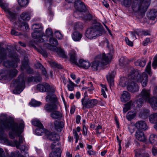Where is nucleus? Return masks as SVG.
Masks as SVG:
<instances>
[{
	"label": "nucleus",
	"instance_id": "1",
	"mask_svg": "<svg viewBox=\"0 0 157 157\" xmlns=\"http://www.w3.org/2000/svg\"><path fill=\"white\" fill-rule=\"evenodd\" d=\"M24 124L22 121L19 124V127L17 123H13L8 120L6 115L1 114L0 115V139L4 142H8L7 138L4 136L3 130L5 129H10L9 136L11 139H14L16 136H19L23 131Z\"/></svg>",
	"mask_w": 157,
	"mask_h": 157
},
{
	"label": "nucleus",
	"instance_id": "2",
	"mask_svg": "<svg viewBox=\"0 0 157 157\" xmlns=\"http://www.w3.org/2000/svg\"><path fill=\"white\" fill-rule=\"evenodd\" d=\"M133 77L134 81H137L141 82L143 87L146 86L148 82V76L145 72L141 75L139 74V72L138 70L132 69L128 74V78L124 77H121L120 79L119 85L122 87L127 86L129 84Z\"/></svg>",
	"mask_w": 157,
	"mask_h": 157
},
{
	"label": "nucleus",
	"instance_id": "3",
	"mask_svg": "<svg viewBox=\"0 0 157 157\" xmlns=\"http://www.w3.org/2000/svg\"><path fill=\"white\" fill-rule=\"evenodd\" d=\"M150 90L145 89H143L140 94L139 98L136 101L137 106L140 107L142 106L144 101L149 103L152 108L155 110L157 109V98L153 97H151Z\"/></svg>",
	"mask_w": 157,
	"mask_h": 157
},
{
	"label": "nucleus",
	"instance_id": "4",
	"mask_svg": "<svg viewBox=\"0 0 157 157\" xmlns=\"http://www.w3.org/2000/svg\"><path fill=\"white\" fill-rule=\"evenodd\" d=\"M112 58V54L109 53L106 55L105 53L97 56L95 60L90 64L93 71L98 70L102 65H105L110 62Z\"/></svg>",
	"mask_w": 157,
	"mask_h": 157
},
{
	"label": "nucleus",
	"instance_id": "5",
	"mask_svg": "<svg viewBox=\"0 0 157 157\" xmlns=\"http://www.w3.org/2000/svg\"><path fill=\"white\" fill-rule=\"evenodd\" d=\"M150 0H133L132 4V10L140 13H144L147 11Z\"/></svg>",
	"mask_w": 157,
	"mask_h": 157
},
{
	"label": "nucleus",
	"instance_id": "6",
	"mask_svg": "<svg viewBox=\"0 0 157 157\" xmlns=\"http://www.w3.org/2000/svg\"><path fill=\"white\" fill-rule=\"evenodd\" d=\"M103 31V27L101 25H94L93 27L88 28L85 33V36L90 40L96 39L101 36Z\"/></svg>",
	"mask_w": 157,
	"mask_h": 157
},
{
	"label": "nucleus",
	"instance_id": "7",
	"mask_svg": "<svg viewBox=\"0 0 157 157\" xmlns=\"http://www.w3.org/2000/svg\"><path fill=\"white\" fill-rule=\"evenodd\" d=\"M15 89L13 92L15 94H20L25 88V79L23 75H20L18 79L13 82Z\"/></svg>",
	"mask_w": 157,
	"mask_h": 157
},
{
	"label": "nucleus",
	"instance_id": "8",
	"mask_svg": "<svg viewBox=\"0 0 157 157\" xmlns=\"http://www.w3.org/2000/svg\"><path fill=\"white\" fill-rule=\"evenodd\" d=\"M32 29L34 32L32 33V35L33 38L34 39H39V42H42L44 41L43 38V33L42 32V28L41 25L35 24L32 25Z\"/></svg>",
	"mask_w": 157,
	"mask_h": 157
},
{
	"label": "nucleus",
	"instance_id": "9",
	"mask_svg": "<svg viewBox=\"0 0 157 157\" xmlns=\"http://www.w3.org/2000/svg\"><path fill=\"white\" fill-rule=\"evenodd\" d=\"M46 134L47 138L49 140L53 141V143H52L51 145V148L52 149H54L55 147L59 146L58 140L59 138V135L55 132H50L49 131H47Z\"/></svg>",
	"mask_w": 157,
	"mask_h": 157
},
{
	"label": "nucleus",
	"instance_id": "10",
	"mask_svg": "<svg viewBox=\"0 0 157 157\" xmlns=\"http://www.w3.org/2000/svg\"><path fill=\"white\" fill-rule=\"evenodd\" d=\"M81 103L83 109L90 108L96 106L98 104V101L96 99H90L84 97L82 99Z\"/></svg>",
	"mask_w": 157,
	"mask_h": 157
},
{
	"label": "nucleus",
	"instance_id": "11",
	"mask_svg": "<svg viewBox=\"0 0 157 157\" xmlns=\"http://www.w3.org/2000/svg\"><path fill=\"white\" fill-rule=\"evenodd\" d=\"M3 0H0V6L4 9L7 15L10 19V20H11L15 19L16 14L14 12L12 11L10 9L8 8L7 4L3 3Z\"/></svg>",
	"mask_w": 157,
	"mask_h": 157
},
{
	"label": "nucleus",
	"instance_id": "12",
	"mask_svg": "<svg viewBox=\"0 0 157 157\" xmlns=\"http://www.w3.org/2000/svg\"><path fill=\"white\" fill-rule=\"evenodd\" d=\"M23 139L22 137H20L19 141L15 140L13 142V146H15L17 149H19L21 153L24 155L27 154V151L28 150L27 147L25 146H21L20 145L23 143Z\"/></svg>",
	"mask_w": 157,
	"mask_h": 157
},
{
	"label": "nucleus",
	"instance_id": "13",
	"mask_svg": "<svg viewBox=\"0 0 157 157\" xmlns=\"http://www.w3.org/2000/svg\"><path fill=\"white\" fill-rule=\"evenodd\" d=\"M74 6L78 11L75 13V14H81V12L83 11L85 9V6L83 3L80 0H76L75 2Z\"/></svg>",
	"mask_w": 157,
	"mask_h": 157
},
{
	"label": "nucleus",
	"instance_id": "14",
	"mask_svg": "<svg viewBox=\"0 0 157 157\" xmlns=\"http://www.w3.org/2000/svg\"><path fill=\"white\" fill-rule=\"evenodd\" d=\"M17 72L18 71L17 70L15 69H13L8 73L6 71L5 73H6V75H3L2 72L0 73V76L2 77V79L9 81L14 76H16Z\"/></svg>",
	"mask_w": 157,
	"mask_h": 157
},
{
	"label": "nucleus",
	"instance_id": "15",
	"mask_svg": "<svg viewBox=\"0 0 157 157\" xmlns=\"http://www.w3.org/2000/svg\"><path fill=\"white\" fill-rule=\"evenodd\" d=\"M133 80V77L132 78V80L131 81L129 84H128L127 86V89L130 91L134 93L137 92L139 90V87L136 84L134 83V82H137V81H134ZM138 82V81H137ZM141 83L140 82H139Z\"/></svg>",
	"mask_w": 157,
	"mask_h": 157
},
{
	"label": "nucleus",
	"instance_id": "16",
	"mask_svg": "<svg viewBox=\"0 0 157 157\" xmlns=\"http://www.w3.org/2000/svg\"><path fill=\"white\" fill-rule=\"evenodd\" d=\"M12 57L14 59V61L15 62L14 64H11V63L8 61H6L4 62L3 63V66L7 67H17V62L19 61V59L18 58V56L17 55L14 54Z\"/></svg>",
	"mask_w": 157,
	"mask_h": 157
},
{
	"label": "nucleus",
	"instance_id": "17",
	"mask_svg": "<svg viewBox=\"0 0 157 157\" xmlns=\"http://www.w3.org/2000/svg\"><path fill=\"white\" fill-rule=\"evenodd\" d=\"M50 88V86L47 83H44L43 84H38L37 86V90L42 92L50 91L51 90Z\"/></svg>",
	"mask_w": 157,
	"mask_h": 157
},
{
	"label": "nucleus",
	"instance_id": "18",
	"mask_svg": "<svg viewBox=\"0 0 157 157\" xmlns=\"http://www.w3.org/2000/svg\"><path fill=\"white\" fill-rule=\"evenodd\" d=\"M135 137L136 139L140 141L145 142L147 140L143 132L139 130L136 132Z\"/></svg>",
	"mask_w": 157,
	"mask_h": 157
},
{
	"label": "nucleus",
	"instance_id": "19",
	"mask_svg": "<svg viewBox=\"0 0 157 157\" xmlns=\"http://www.w3.org/2000/svg\"><path fill=\"white\" fill-rule=\"evenodd\" d=\"M135 126L138 129L146 130L148 128L146 123L143 121H140L137 122L135 124Z\"/></svg>",
	"mask_w": 157,
	"mask_h": 157
},
{
	"label": "nucleus",
	"instance_id": "20",
	"mask_svg": "<svg viewBox=\"0 0 157 157\" xmlns=\"http://www.w3.org/2000/svg\"><path fill=\"white\" fill-rule=\"evenodd\" d=\"M53 149V151L50 153L49 157H60L61 151L59 146Z\"/></svg>",
	"mask_w": 157,
	"mask_h": 157
},
{
	"label": "nucleus",
	"instance_id": "21",
	"mask_svg": "<svg viewBox=\"0 0 157 157\" xmlns=\"http://www.w3.org/2000/svg\"><path fill=\"white\" fill-rule=\"evenodd\" d=\"M130 98V94L126 91H124L121 95L120 99L121 101L125 103L129 100Z\"/></svg>",
	"mask_w": 157,
	"mask_h": 157
},
{
	"label": "nucleus",
	"instance_id": "22",
	"mask_svg": "<svg viewBox=\"0 0 157 157\" xmlns=\"http://www.w3.org/2000/svg\"><path fill=\"white\" fill-rule=\"evenodd\" d=\"M82 36V34L81 33L75 31L73 33L71 36L72 39L75 42L80 41Z\"/></svg>",
	"mask_w": 157,
	"mask_h": 157
},
{
	"label": "nucleus",
	"instance_id": "23",
	"mask_svg": "<svg viewBox=\"0 0 157 157\" xmlns=\"http://www.w3.org/2000/svg\"><path fill=\"white\" fill-rule=\"evenodd\" d=\"M53 48H50V50L56 52L60 56L64 58L66 57V55L65 52L61 48H58L56 47L52 46Z\"/></svg>",
	"mask_w": 157,
	"mask_h": 157
},
{
	"label": "nucleus",
	"instance_id": "24",
	"mask_svg": "<svg viewBox=\"0 0 157 157\" xmlns=\"http://www.w3.org/2000/svg\"><path fill=\"white\" fill-rule=\"evenodd\" d=\"M44 109L48 112H52L54 110H55L57 109V106L55 104H53L52 105L48 104L45 105Z\"/></svg>",
	"mask_w": 157,
	"mask_h": 157
},
{
	"label": "nucleus",
	"instance_id": "25",
	"mask_svg": "<svg viewBox=\"0 0 157 157\" xmlns=\"http://www.w3.org/2000/svg\"><path fill=\"white\" fill-rule=\"evenodd\" d=\"M78 65L84 69H87L90 67V64L88 61L80 59L79 61Z\"/></svg>",
	"mask_w": 157,
	"mask_h": 157
},
{
	"label": "nucleus",
	"instance_id": "26",
	"mask_svg": "<svg viewBox=\"0 0 157 157\" xmlns=\"http://www.w3.org/2000/svg\"><path fill=\"white\" fill-rule=\"evenodd\" d=\"M31 16L30 12H24L21 14L19 20H20L21 19L23 21H28L30 19Z\"/></svg>",
	"mask_w": 157,
	"mask_h": 157
},
{
	"label": "nucleus",
	"instance_id": "27",
	"mask_svg": "<svg viewBox=\"0 0 157 157\" xmlns=\"http://www.w3.org/2000/svg\"><path fill=\"white\" fill-rule=\"evenodd\" d=\"M150 121L153 123H155L154 128L157 130V113H154L150 116Z\"/></svg>",
	"mask_w": 157,
	"mask_h": 157
},
{
	"label": "nucleus",
	"instance_id": "28",
	"mask_svg": "<svg viewBox=\"0 0 157 157\" xmlns=\"http://www.w3.org/2000/svg\"><path fill=\"white\" fill-rule=\"evenodd\" d=\"M14 26L16 28L19 29L24 27L25 29H28L29 28L28 24L26 22H21V21L17 23H15Z\"/></svg>",
	"mask_w": 157,
	"mask_h": 157
},
{
	"label": "nucleus",
	"instance_id": "29",
	"mask_svg": "<svg viewBox=\"0 0 157 157\" xmlns=\"http://www.w3.org/2000/svg\"><path fill=\"white\" fill-rule=\"evenodd\" d=\"M115 73L113 71L112 73H109L107 76V81L109 84L110 86H113V78H114Z\"/></svg>",
	"mask_w": 157,
	"mask_h": 157
},
{
	"label": "nucleus",
	"instance_id": "30",
	"mask_svg": "<svg viewBox=\"0 0 157 157\" xmlns=\"http://www.w3.org/2000/svg\"><path fill=\"white\" fill-rule=\"evenodd\" d=\"M55 127V129L58 132H60L61 129L64 126V123L63 121H56L54 122Z\"/></svg>",
	"mask_w": 157,
	"mask_h": 157
},
{
	"label": "nucleus",
	"instance_id": "31",
	"mask_svg": "<svg viewBox=\"0 0 157 157\" xmlns=\"http://www.w3.org/2000/svg\"><path fill=\"white\" fill-rule=\"evenodd\" d=\"M69 55L70 57V60L72 63H77V61L75 52L73 50H71L70 52Z\"/></svg>",
	"mask_w": 157,
	"mask_h": 157
},
{
	"label": "nucleus",
	"instance_id": "32",
	"mask_svg": "<svg viewBox=\"0 0 157 157\" xmlns=\"http://www.w3.org/2000/svg\"><path fill=\"white\" fill-rule=\"evenodd\" d=\"M6 55V50L3 48L0 47V63L5 58Z\"/></svg>",
	"mask_w": 157,
	"mask_h": 157
},
{
	"label": "nucleus",
	"instance_id": "33",
	"mask_svg": "<svg viewBox=\"0 0 157 157\" xmlns=\"http://www.w3.org/2000/svg\"><path fill=\"white\" fill-rule=\"evenodd\" d=\"M49 42L50 44V45L48 44L47 47L49 49H50V48H53L52 46L56 47V46L58 44V42L57 40L53 38H50Z\"/></svg>",
	"mask_w": 157,
	"mask_h": 157
},
{
	"label": "nucleus",
	"instance_id": "34",
	"mask_svg": "<svg viewBox=\"0 0 157 157\" xmlns=\"http://www.w3.org/2000/svg\"><path fill=\"white\" fill-rule=\"evenodd\" d=\"M149 141L153 145H157V136L153 134H151L149 138Z\"/></svg>",
	"mask_w": 157,
	"mask_h": 157
},
{
	"label": "nucleus",
	"instance_id": "35",
	"mask_svg": "<svg viewBox=\"0 0 157 157\" xmlns=\"http://www.w3.org/2000/svg\"><path fill=\"white\" fill-rule=\"evenodd\" d=\"M134 105V103L131 100L127 103L124 104V107L123 109V112L124 113H126L129 110L131 106H132Z\"/></svg>",
	"mask_w": 157,
	"mask_h": 157
},
{
	"label": "nucleus",
	"instance_id": "36",
	"mask_svg": "<svg viewBox=\"0 0 157 157\" xmlns=\"http://www.w3.org/2000/svg\"><path fill=\"white\" fill-rule=\"evenodd\" d=\"M148 17L152 20H154L157 17V11L155 10H151L149 13Z\"/></svg>",
	"mask_w": 157,
	"mask_h": 157
},
{
	"label": "nucleus",
	"instance_id": "37",
	"mask_svg": "<svg viewBox=\"0 0 157 157\" xmlns=\"http://www.w3.org/2000/svg\"><path fill=\"white\" fill-rule=\"evenodd\" d=\"M51 117L53 119H59L62 117L61 113L55 110H54L51 114Z\"/></svg>",
	"mask_w": 157,
	"mask_h": 157
},
{
	"label": "nucleus",
	"instance_id": "38",
	"mask_svg": "<svg viewBox=\"0 0 157 157\" xmlns=\"http://www.w3.org/2000/svg\"><path fill=\"white\" fill-rule=\"evenodd\" d=\"M136 113L135 111L133 112H129L126 115V118L129 120H131L132 119L136 116Z\"/></svg>",
	"mask_w": 157,
	"mask_h": 157
},
{
	"label": "nucleus",
	"instance_id": "39",
	"mask_svg": "<svg viewBox=\"0 0 157 157\" xmlns=\"http://www.w3.org/2000/svg\"><path fill=\"white\" fill-rule=\"evenodd\" d=\"M56 96L53 94H49L46 97V101H55L56 100Z\"/></svg>",
	"mask_w": 157,
	"mask_h": 157
},
{
	"label": "nucleus",
	"instance_id": "40",
	"mask_svg": "<svg viewBox=\"0 0 157 157\" xmlns=\"http://www.w3.org/2000/svg\"><path fill=\"white\" fill-rule=\"evenodd\" d=\"M32 123L33 125L36 126L38 128H43V125L38 119H33L32 121Z\"/></svg>",
	"mask_w": 157,
	"mask_h": 157
},
{
	"label": "nucleus",
	"instance_id": "41",
	"mask_svg": "<svg viewBox=\"0 0 157 157\" xmlns=\"http://www.w3.org/2000/svg\"><path fill=\"white\" fill-rule=\"evenodd\" d=\"M146 61L144 59L138 60L135 63L136 66H139L141 67H144L146 64Z\"/></svg>",
	"mask_w": 157,
	"mask_h": 157
},
{
	"label": "nucleus",
	"instance_id": "42",
	"mask_svg": "<svg viewBox=\"0 0 157 157\" xmlns=\"http://www.w3.org/2000/svg\"><path fill=\"white\" fill-rule=\"evenodd\" d=\"M29 81V82H39L41 80V78L40 76L35 77H29L28 78Z\"/></svg>",
	"mask_w": 157,
	"mask_h": 157
},
{
	"label": "nucleus",
	"instance_id": "43",
	"mask_svg": "<svg viewBox=\"0 0 157 157\" xmlns=\"http://www.w3.org/2000/svg\"><path fill=\"white\" fill-rule=\"evenodd\" d=\"M29 67L28 65V60L27 59H26L25 61L24 62H23L22 63L21 69L22 70L25 69L26 70H28V69H29Z\"/></svg>",
	"mask_w": 157,
	"mask_h": 157
},
{
	"label": "nucleus",
	"instance_id": "44",
	"mask_svg": "<svg viewBox=\"0 0 157 157\" xmlns=\"http://www.w3.org/2000/svg\"><path fill=\"white\" fill-rule=\"evenodd\" d=\"M75 85V84L69 79V83L67 84L68 90L70 91H73L74 90Z\"/></svg>",
	"mask_w": 157,
	"mask_h": 157
},
{
	"label": "nucleus",
	"instance_id": "45",
	"mask_svg": "<svg viewBox=\"0 0 157 157\" xmlns=\"http://www.w3.org/2000/svg\"><path fill=\"white\" fill-rule=\"evenodd\" d=\"M18 3L21 7L26 6L28 4V0H18Z\"/></svg>",
	"mask_w": 157,
	"mask_h": 157
},
{
	"label": "nucleus",
	"instance_id": "46",
	"mask_svg": "<svg viewBox=\"0 0 157 157\" xmlns=\"http://www.w3.org/2000/svg\"><path fill=\"white\" fill-rule=\"evenodd\" d=\"M10 157H24L22 155L19 153L18 151H16L15 152L11 153Z\"/></svg>",
	"mask_w": 157,
	"mask_h": 157
},
{
	"label": "nucleus",
	"instance_id": "47",
	"mask_svg": "<svg viewBox=\"0 0 157 157\" xmlns=\"http://www.w3.org/2000/svg\"><path fill=\"white\" fill-rule=\"evenodd\" d=\"M32 106L36 107L39 106L41 104L40 102L35 100H32L30 103Z\"/></svg>",
	"mask_w": 157,
	"mask_h": 157
},
{
	"label": "nucleus",
	"instance_id": "48",
	"mask_svg": "<svg viewBox=\"0 0 157 157\" xmlns=\"http://www.w3.org/2000/svg\"><path fill=\"white\" fill-rule=\"evenodd\" d=\"M36 67L37 68H42V73L44 75H46V72L45 69L43 68L42 65L40 63H37L35 65Z\"/></svg>",
	"mask_w": 157,
	"mask_h": 157
},
{
	"label": "nucleus",
	"instance_id": "49",
	"mask_svg": "<svg viewBox=\"0 0 157 157\" xmlns=\"http://www.w3.org/2000/svg\"><path fill=\"white\" fill-rule=\"evenodd\" d=\"M136 34L138 35H140V33H139V29H137V30H136L134 32H131V36L133 39H136L135 36Z\"/></svg>",
	"mask_w": 157,
	"mask_h": 157
},
{
	"label": "nucleus",
	"instance_id": "50",
	"mask_svg": "<svg viewBox=\"0 0 157 157\" xmlns=\"http://www.w3.org/2000/svg\"><path fill=\"white\" fill-rule=\"evenodd\" d=\"M151 61H150L148 63L145 69V71L149 75H151Z\"/></svg>",
	"mask_w": 157,
	"mask_h": 157
},
{
	"label": "nucleus",
	"instance_id": "51",
	"mask_svg": "<svg viewBox=\"0 0 157 157\" xmlns=\"http://www.w3.org/2000/svg\"><path fill=\"white\" fill-rule=\"evenodd\" d=\"M43 131V128H38L35 130L36 134L38 136L42 135Z\"/></svg>",
	"mask_w": 157,
	"mask_h": 157
},
{
	"label": "nucleus",
	"instance_id": "52",
	"mask_svg": "<svg viewBox=\"0 0 157 157\" xmlns=\"http://www.w3.org/2000/svg\"><path fill=\"white\" fill-rule=\"evenodd\" d=\"M82 24L80 22H77L75 24L74 27L76 29H82Z\"/></svg>",
	"mask_w": 157,
	"mask_h": 157
},
{
	"label": "nucleus",
	"instance_id": "53",
	"mask_svg": "<svg viewBox=\"0 0 157 157\" xmlns=\"http://www.w3.org/2000/svg\"><path fill=\"white\" fill-rule=\"evenodd\" d=\"M55 34L56 37L59 40L62 39L63 36L61 33L58 31L55 32Z\"/></svg>",
	"mask_w": 157,
	"mask_h": 157
},
{
	"label": "nucleus",
	"instance_id": "54",
	"mask_svg": "<svg viewBox=\"0 0 157 157\" xmlns=\"http://www.w3.org/2000/svg\"><path fill=\"white\" fill-rule=\"evenodd\" d=\"M46 34L48 37H50L52 36L53 33L51 29L48 28L46 30Z\"/></svg>",
	"mask_w": 157,
	"mask_h": 157
},
{
	"label": "nucleus",
	"instance_id": "55",
	"mask_svg": "<svg viewBox=\"0 0 157 157\" xmlns=\"http://www.w3.org/2000/svg\"><path fill=\"white\" fill-rule=\"evenodd\" d=\"M152 67L155 69L157 67V56H155L154 58V61L152 63Z\"/></svg>",
	"mask_w": 157,
	"mask_h": 157
},
{
	"label": "nucleus",
	"instance_id": "56",
	"mask_svg": "<svg viewBox=\"0 0 157 157\" xmlns=\"http://www.w3.org/2000/svg\"><path fill=\"white\" fill-rule=\"evenodd\" d=\"M125 40L126 43L129 46H132L133 45V43L131 41H130L127 37H125Z\"/></svg>",
	"mask_w": 157,
	"mask_h": 157
},
{
	"label": "nucleus",
	"instance_id": "57",
	"mask_svg": "<svg viewBox=\"0 0 157 157\" xmlns=\"http://www.w3.org/2000/svg\"><path fill=\"white\" fill-rule=\"evenodd\" d=\"M125 6L127 7L129 6L131 3V0H123Z\"/></svg>",
	"mask_w": 157,
	"mask_h": 157
},
{
	"label": "nucleus",
	"instance_id": "58",
	"mask_svg": "<svg viewBox=\"0 0 157 157\" xmlns=\"http://www.w3.org/2000/svg\"><path fill=\"white\" fill-rule=\"evenodd\" d=\"M82 134L85 136H87V129L85 125H83Z\"/></svg>",
	"mask_w": 157,
	"mask_h": 157
},
{
	"label": "nucleus",
	"instance_id": "59",
	"mask_svg": "<svg viewBox=\"0 0 157 157\" xmlns=\"http://www.w3.org/2000/svg\"><path fill=\"white\" fill-rule=\"evenodd\" d=\"M150 43V39L149 38H147L143 42V45L144 46H147Z\"/></svg>",
	"mask_w": 157,
	"mask_h": 157
},
{
	"label": "nucleus",
	"instance_id": "60",
	"mask_svg": "<svg viewBox=\"0 0 157 157\" xmlns=\"http://www.w3.org/2000/svg\"><path fill=\"white\" fill-rule=\"evenodd\" d=\"M128 128L131 133H132L134 132V126L130 125L128 126Z\"/></svg>",
	"mask_w": 157,
	"mask_h": 157
},
{
	"label": "nucleus",
	"instance_id": "61",
	"mask_svg": "<svg viewBox=\"0 0 157 157\" xmlns=\"http://www.w3.org/2000/svg\"><path fill=\"white\" fill-rule=\"evenodd\" d=\"M152 154L153 155L155 156L157 154V148L155 147H153L152 149Z\"/></svg>",
	"mask_w": 157,
	"mask_h": 157
},
{
	"label": "nucleus",
	"instance_id": "62",
	"mask_svg": "<svg viewBox=\"0 0 157 157\" xmlns=\"http://www.w3.org/2000/svg\"><path fill=\"white\" fill-rule=\"evenodd\" d=\"M51 65H52L53 67H56L59 68H62V67L60 65L58 64L55 62H53L51 64Z\"/></svg>",
	"mask_w": 157,
	"mask_h": 157
},
{
	"label": "nucleus",
	"instance_id": "63",
	"mask_svg": "<svg viewBox=\"0 0 157 157\" xmlns=\"http://www.w3.org/2000/svg\"><path fill=\"white\" fill-rule=\"evenodd\" d=\"M139 33H140V35L142 34L144 36H147L150 34L147 31H143L141 32L139 31Z\"/></svg>",
	"mask_w": 157,
	"mask_h": 157
},
{
	"label": "nucleus",
	"instance_id": "64",
	"mask_svg": "<svg viewBox=\"0 0 157 157\" xmlns=\"http://www.w3.org/2000/svg\"><path fill=\"white\" fill-rule=\"evenodd\" d=\"M0 157H5V153L1 148H0Z\"/></svg>",
	"mask_w": 157,
	"mask_h": 157
}]
</instances>
